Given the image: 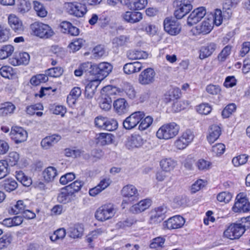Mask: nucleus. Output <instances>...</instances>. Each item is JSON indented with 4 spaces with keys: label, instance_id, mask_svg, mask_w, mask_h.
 Returning a JSON list of instances; mask_svg holds the SVG:
<instances>
[{
    "label": "nucleus",
    "instance_id": "nucleus-13",
    "mask_svg": "<svg viewBox=\"0 0 250 250\" xmlns=\"http://www.w3.org/2000/svg\"><path fill=\"white\" fill-rule=\"evenodd\" d=\"M155 75V72L153 68H147L139 75L138 82L144 85L151 84L154 82Z\"/></svg>",
    "mask_w": 250,
    "mask_h": 250
},
{
    "label": "nucleus",
    "instance_id": "nucleus-32",
    "mask_svg": "<svg viewBox=\"0 0 250 250\" xmlns=\"http://www.w3.org/2000/svg\"><path fill=\"white\" fill-rule=\"evenodd\" d=\"M114 138L110 133H100L97 135V143L102 146L108 145L112 143Z\"/></svg>",
    "mask_w": 250,
    "mask_h": 250
},
{
    "label": "nucleus",
    "instance_id": "nucleus-37",
    "mask_svg": "<svg viewBox=\"0 0 250 250\" xmlns=\"http://www.w3.org/2000/svg\"><path fill=\"white\" fill-rule=\"evenodd\" d=\"M237 3L234 0H225L223 5V13L225 17L227 18L230 17L231 15V9L236 6Z\"/></svg>",
    "mask_w": 250,
    "mask_h": 250
},
{
    "label": "nucleus",
    "instance_id": "nucleus-59",
    "mask_svg": "<svg viewBox=\"0 0 250 250\" xmlns=\"http://www.w3.org/2000/svg\"><path fill=\"white\" fill-rule=\"evenodd\" d=\"M232 197V194L229 192L223 191L219 193L217 196V199L220 202L229 203Z\"/></svg>",
    "mask_w": 250,
    "mask_h": 250
},
{
    "label": "nucleus",
    "instance_id": "nucleus-14",
    "mask_svg": "<svg viewBox=\"0 0 250 250\" xmlns=\"http://www.w3.org/2000/svg\"><path fill=\"white\" fill-rule=\"evenodd\" d=\"M167 211V209L165 206L155 208L150 213L149 223L152 224L160 223L165 218Z\"/></svg>",
    "mask_w": 250,
    "mask_h": 250
},
{
    "label": "nucleus",
    "instance_id": "nucleus-64",
    "mask_svg": "<svg viewBox=\"0 0 250 250\" xmlns=\"http://www.w3.org/2000/svg\"><path fill=\"white\" fill-rule=\"evenodd\" d=\"M0 74L2 77L9 79L13 76L14 72L11 67L3 66L0 68Z\"/></svg>",
    "mask_w": 250,
    "mask_h": 250
},
{
    "label": "nucleus",
    "instance_id": "nucleus-6",
    "mask_svg": "<svg viewBox=\"0 0 250 250\" xmlns=\"http://www.w3.org/2000/svg\"><path fill=\"white\" fill-rule=\"evenodd\" d=\"M115 210L112 204H105L98 208L95 212V218L99 221L103 222L113 217Z\"/></svg>",
    "mask_w": 250,
    "mask_h": 250
},
{
    "label": "nucleus",
    "instance_id": "nucleus-15",
    "mask_svg": "<svg viewBox=\"0 0 250 250\" xmlns=\"http://www.w3.org/2000/svg\"><path fill=\"white\" fill-rule=\"evenodd\" d=\"M10 136L16 144H19L26 140L28 134L22 127L14 126L11 128Z\"/></svg>",
    "mask_w": 250,
    "mask_h": 250
},
{
    "label": "nucleus",
    "instance_id": "nucleus-47",
    "mask_svg": "<svg viewBox=\"0 0 250 250\" xmlns=\"http://www.w3.org/2000/svg\"><path fill=\"white\" fill-rule=\"evenodd\" d=\"M16 178L24 186L29 187L32 184V180L31 178L26 176L21 171H19L17 173Z\"/></svg>",
    "mask_w": 250,
    "mask_h": 250
},
{
    "label": "nucleus",
    "instance_id": "nucleus-4",
    "mask_svg": "<svg viewBox=\"0 0 250 250\" xmlns=\"http://www.w3.org/2000/svg\"><path fill=\"white\" fill-rule=\"evenodd\" d=\"M31 29L35 35L41 38H48L54 34L53 31L49 26L42 22H35L32 23Z\"/></svg>",
    "mask_w": 250,
    "mask_h": 250
},
{
    "label": "nucleus",
    "instance_id": "nucleus-31",
    "mask_svg": "<svg viewBox=\"0 0 250 250\" xmlns=\"http://www.w3.org/2000/svg\"><path fill=\"white\" fill-rule=\"evenodd\" d=\"M212 23L211 19H208L203 21L200 25L196 27L198 33L207 34L209 33L212 29Z\"/></svg>",
    "mask_w": 250,
    "mask_h": 250
},
{
    "label": "nucleus",
    "instance_id": "nucleus-55",
    "mask_svg": "<svg viewBox=\"0 0 250 250\" xmlns=\"http://www.w3.org/2000/svg\"><path fill=\"white\" fill-rule=\"evenodd\" d=\"M63 69L61 67H55L48 69L45 71L46 75L51 77H59L63 73Z\"/></svg>",
    "mask_w": 250,
    "mask_h": 250
},
{
    "label": "nucleus",
    "instance_id": "nucleus-42",
    "mask_svg": "<svg viewBox=\"0 0 250 250\" xmlns=\"http://www.w3.org/2000/svg\"><path fill=\"white\" fill-rule=\"evenodd\" d=\"M33 4L34 9L38 16L42 18L46 16L47 11L42 3L38 1H34Z\"/></svg>",
    "mask_w": 250,
    "mask_h": 250
},
{
    "label": "nucleus",
    "instance_id": "nucleus-46",
    "mask_svg": "<svg viewBox=\"0 0 250 250\" xmlns=\"http://www.w3.org/2000/svg\"><path fill=\"white\" fill-rule=\"evenodd\" d=\"M14 47L11 45L3 46L0 49V59H5L12 55L14 52Z\"/></svg>",
    "mask_w": 250,
    "mask_h": 250
},
{
    "label": "nucleus",
    "instance_id": "nucleus-19",
    "mask_svg": "<svg viewBox=\"0 0 250 250\" xmlns=\"http://www.w3.org/2000/svg\"><path fill=\"white\" fill-rule=\"evenodd\" d=\"M101 81L96 78L93 77L89 80L85 87V95L88 99H91L95 94V91Z\"/></svg>",
    "mask_w": 250,
    "mask_h": 250
},
{
    "label": "nucleus",
    "instance_id": "nucleus-50",
    "mask_svg": "<svg viewBox=\"0 0 250 250\" xmlns=\"http://www.w3.org/2000/svg\"><path fill=\"white\" fill-rule=\"evenodd\" d=\"M20 159V155L16 151L10 152L6 159V162L7 163V165L10 166H14L18 164Z\"/></svg>",
    "mask_w": 250,
    "mask_h": 250
},
{
    "label": "nucleus",
    "instance_id": "nucleus-48",
    "mask_svg": "<svg viewBox=\"0 0 250 250\" xmlns=\"http://www.w3.org/2000/svg\"><path fill=\"white\" fill-rule=\"evenodd\" d=\"M101 229H97L90 232L86 237V241L92 247L93 243L95 242L98 237L102 234Z\"/></svg>",
    "mask_w": 250,
    "mask_h": 250
},
{
    "label": "nucleus",
    "instance_id": "nucleus-60",
    "mask_svg": "<svg viewBox=\"0 0 250 250\" xmlns=\"http://www.w3.org/2000/svg\"><path fill=\"white\" fill-rule=\"evenodd\" d=\"M66 235L65 230L61 228L54 231V233L50 237L52 241H55L59 239H62Z\"/></svg>",
    "mask_w": 250,
    "mask_h": 250
},
{
    "label": "nucleus",
    "instance_id": "nucleus-26",
    "mask_svg": "<svg viewBox=\"0 0 250 250\" xmlns=\"http://www.w3.org/2000/svg\"><path fill=\"white\" fill-rule=\"evenodd\" d=\"M217 48V44L214 42H209L201 47L199 58L204 59L211 56Z\"/></svg>",
    "mask_w": 250,
    "mask_h": 250
},
{
    "label": "nucleus",
    "instance_id": "nucleus-28",
    "mask_svg": "<svg viewBox=\"0 0 250 250\" xmlns=\"http://www.w3.org/2000/svg\"><path fill=\"white\" fill-rule=\"evenodd\" d=\"M150 205L151 200L146 199L133 205L130 208V211L133 213H139L148 208Z\"/></svg>",
    "mask_w": 250,
    "mask_h": 250
},
{
    "label": "nucleus",
    "instance_id": "nucleus-57",
    "mask_svg": "<svg viewBox=\"0 0 250 250\" xmlns=\"http://www.w3.org/2000/svg\"><path fill=\"white\" fill-rule=\"evenodd\" d=\"M123 90L129 99H133L135 97L136 91L133 86L130 83H125Z\"/></svg>",
    "mask_w": 250,
    "mask_h": 250
},
{
    "label": "nucleus",
    "instance_id": "nucleus-12",
    "mask_svg": "<svg viewBox=\"0 0 250 250\" xmlns=\"http://www.w3.org/2000/svg\"><path fill=\"white\" fill-rule=\"evenodd\" d=\"M185 223V220L182 216L175 215L163 222V228L169 230L178 229L181 228Z\"/></svg>",
    "mask_w": 250,
    "mask_h": 250
},
{
    "label": "nucleus",
    "instance_id": "nucleus-38",
    "mask_svg": "<svg viewBox=\"0 0 250 250\" xmlns=\"http://www.w3.org/2000/svg\"><path fill=\"white\" fill-rule=\"evenodd\" d=\"M127 58L131 60L146 58L147 54L144 51L139 50H130L126 53Z\"/></svg>",
    "mask_w": 250,
    "mask_h": 250
},
{
    "label": "nucleus",
    "instance_id": "nucleus-21",
    "mask_svg": "<svg viewBox=\"0 0 250 250\" xmlns=\"http://www.w3.org/2000/svg\"><path fill=\"white\" fill-rule=\"evenodd\" d=\"M144 144L142 137L138 134H133L128 137L126 141L125 146L129 149L138 148Z\"/></svg>",
    "mask_w": 250,
    "mask_h": 250
},
{
    "label": "nucleus",
    "instance_id": "nucleus-61",
    "mask_svg": "<svg viewBox=\"0 0 250 250\" xmlns=\"http://www.w3.org/2000/svg\"><path fill=\"white\" fill-rule=\"evenodd\" d=\"M211 110V106L208 104H202L196 107L197 111L200 114L208 115Z\"/></svg>",
    "mask_w": 250,
    "mask_h": 250
},
{
    "label": "nucleus",
    "instance_id": "nucleus-11",
    "mask_svg": "<svg viewBox=\"0 0 250 250\" xmlns=\"http://www.w3.org/2000/svg\"><path fill=\"white\" fill-rule=\"evenodd\" d=\"M245 229L239 223L229 225L224 232V236L230 240L238 239L244 233Z\"/></svg>",
    "mask_w": 250,
    "mask_h": 250
},
{
    "label": "nucleus",
    "instance_id": "nucleus-23",
    "mask_svg": "<svg viewBox=\"0 0 250 250\" xmlns=\"http://www.w3.org/2000/svg\"><path fill=\"white\" fill-rule=\"evenodd\" d=\"M30 56L26 52L20 53L18 55L10 59V63L13 65H26L29 63Z\"/></svg>",
    "mask_w": 250,
    "mask_h": 250
},
{
    "label": "nucleus",
    "instance_id": "nucleus-45",
    "mask_svg": "<svg viewBox=\"0 0 250 250\" xmlns=\"http://www.w3.org/2000/svg\"><path fill=\"white\" fill-rule=\"evenodd\" d=\"M153 122V119L151 116H147L145 118L144 117L141 119V121H140L139 123L138 129L142 131L147 129L150 126Z\"/></svg>",
    "mask_w": 250,
    "mask_h": 250
},
{
    "label": "nucleus",
    "instance_id": "nucleus-52",
    "mask_svg": "<svg viewBox=\"0 0 250 250\" xmlns=\"http://www.w3.org/2000/svg\"><path fill=\"white\" fill-rule=\"evenodd\" d=\"M118 125V122L116 120L106 117L104 130L109 131H114L117 128Z\"/></svg>",
    "mask_w": 250,
    "mask_h": 250
},
{
    "label": "nucleus",
    "instance_id": "nucleus-63",
    "mask_svg": "<svg viewBox=\"0 0 250 250\" xmlns=\"http://www.w3.org/2000/svg\"><path fill=\"white\" fill-rule=\"evenodd\" d=\"M75 178V175L73 172L67 173L62 176L60 179V183L62 185H65L72 181Z\"/></svg>",
    "mask_w": 250,
    "mask_h": 250
},
{
    "label": "nucleus",
    "instance_id": "nucleus-1",
    "mask_svg": "<svg viewBox=\"0 0 250 250\" xmlns=\"http://www.w3.org/2000/svg\"><path fill=\"white\" fill-rule=\"evenodd\" d=\"M179 129V126L174 122L166 124L157 130L156 136L160 139L168 140L176 136Z\"/></svg>",
    "mask_w": 250,
    "mask_h": 250
},
{
    "label": "nucleus",
    "instance_id": "nucleus-7",
    "mask_svg": "<svg viewBox=\"0 0 250 250\" xmlns=\"http://www.w3.org/2000/svg\"><path fill=\"white\" fill-rule=\"evenodd\" d=\"M194 135L191 130H186L177 139L174 146L179 150L185 149L193 140Z\"/></svg>",
    "mask_w": 250,
    "mask_h": 250
},
{
    "label": "nucleus",
    "instance_id": "nucleus-10",
    "mask_svg": "<svg viewBox=\"0 0 250 250\" xmlns=\"http://www.w3.org/2000/svg\"><path fill=\"white\" fill-rule=\"evenodd\" d=\"M163 24L165 31L170 35L175 36L181 31V25L177 20L174 18H166Z\"/></svg>",
    "mask_w": 250,
    "mask_h": 250
},
{
    "label": "nucleus",
    "instance_id": "nucleus-41",
    "mask_svg": "<svg viewBox=\"0 0 250 250\" xmlns=\"http://www.w3.org/2000/svg\"><path fill=\"white\" fill-rule=\"evenodd\" d=\"M26 208H27V207L25 204L24 202L22 200H19L14 206L11 207L9 212L15 214L22 213Z\"/></svg>",
    "mask_w": 250,
    "mask_h": 250
},
{
    "label": "nucleus",
    "instance_id": "nucleus-54",
    "mask_svg": "<svg viewBox=\"0 0 250 250\" xmlns=\"http://www.w3.org/2000/svg\"><path fill=\"white\" fill-rule=\"evenodd\" d=\"M249 156L245 154L240 155L234 157L232 160V163L235 167H239L246 164L248 161Z\"/></svg>",
    "mask_w": 250,
    "mask_h": 250
},
{
    "label": "nucleus",
    "instance_id": "nucleus-40",
    "mask_svg": "<svg viewBox=\"0 0 250 250\" xmlns=\"http://www.w3.org/2000/svg\"><path fill=\"white\" fill-rule=\"evenodd\" d=\"M83 230V228L81 225L75 224L69 228V235L70 237L73 238H79L82 235Z\"/></svg>",
    "mask_w": 250,
    "mask_h": 250
},
{
    "label": "nucleus",
    "instance_id": "nucleus-24",
    "mask_svg": "<svg viewBox=\"0 0 250 250\" xmlns=\"http://www.w3.org/2000/svg\"><path fill=\"white\" fill-rule=\"evenodd\" d=\"M122 17L126 22L135 23L140 21L143 19V15L140 12L126 11L123 14Z\"/></svg>",
    "mask_w": 250,
    "mask_h": 250
},
{
    "label": "nucleus",
    "instance_id": "nucleus-8",
    "mask_svg": "<svg viewBox=\"0 0 250 250\" xmlns=\"http://www.w3.org/2000/svg\"><path fill=\"white\" fill-rule=\"evenodd\" d=\"M94 77L101 82L105 78L112 69V66L106 62H103L99 64L94 63Z\"/></svg>",
    "mask_w": 250,
    "mask_h": 250
},
{
    "label": "nucleus",
    "instance_id": "nucleus-36",
    "mask_svg": "<svg viewBox=\"0 0 250 250\" xmlns=\"http://www.w3.org/2000/svg\"><path fill=\"white\" fill-rule=\"evenodd\" d=\"M16 109L15 105L11 102H7L1 104L0 107V115L6 116L8 114H11L14 113Z\"/></svg>",
    "mask_w": 250,
    "mask_h": 250
},
{
    "label": "nucleus",
    "instance_id": "nucleus-27",
    "mask_svg": "<svg viewBox=\"0 0 250 250\" xmlns=\"http://www.w3.org/2000/svg\"><path fill=\"white\" fill-rule=\"evenodd\" d=\"M142 68L141 62H134L125 63L123 67V70L125 74L130 75L139 72Z\"/></svg>",
    "mask_w": 250,
    "mask_h": 250
},
{
    "label": "nucleus",
    "instance_id": "nucleus-58",
    "mask_svg": "<svg viewBox=\"0 0 250 250\" xmlns=\"http://www.w3.org/2000/svg\"><path fill=\"white\" fill-rule=\"evenodd\" d=\"M112 100L111 98L105 96L102 98L100 103V106L101 109L105 111H108L111 108Z\"/></svg>",
    "mask_w": 250,
    "mask_h": 250
},
{
    "label": "nucleus",
    "instance_id": "nucleus-43",
    "mask_svg": "<svg viewBox=\"0 0 250 250\" xmlns=\"http://www.w3.org/2000/svg\"><path fill=\"white\" fill-rule=\"evenodd\" d=\"M84 185V182L81 180H77L68 186H65L68 190L73 194L79 192Z\"/></svg>",
    "mask_w": 250,
    "mask_h": 250
},
{
    "label": "nucleus",
    "instance_id": "nucleus-17",
    "mask_svg": "<svg viewBox=\"0 0 250 250\" xmlns=\"http://www.w3.org/2000/svg\"><path fill=\"white\" fill-rule=\"evenodd\" d=\"M121 194L124 197L126 198L129 202L137 200L139 196L137 189L132 185L124 186L121 190Z\"/></svg>",
    "mask_w": 250,
    "mask_h": 250
},
{
    "label": "nucleus",
    "instance_id": "nucleus-29",
    "mask_svg": "<svg viewBox=\"0 0 250 250\" xmlns=\"http://www.w3.org/2000/svg\"><path fill=\"white\" fill-rule=\"evenodd\" d=\"M42 175L46 182H51L54 180L58 175V171L55 167L50 166L43 171Z\"/></svg>",
    "mask_w": 250,
    "mask_h": 250
},
{
    "label": "nucleus",
    "instance_id": "nucleus-18",
    "mask_svg": "<svg viewBox=\"0 0 250 250\" xmlns=\"http://www.w3.org/2000/svg\"><path fill=\"white\" fill-rule=\"evenodd\" d=\"M8 20L10 26L15 32L21 34L24 31V28L22 21L16 15H10Z\"/></svg>",
    "mask_w": 250,
    "mask_h": 250
},
{
    "label": "nucleus",
    "instance_id": "nucleus-62",
    "mask_svg": "<svg viewBox=\"0 0 250 250\" xmlns=\"http://www.w3.org/2000/svg\"><path fill=\"white\" fill-rule=\"evenodd\" d=\"M206 90L209 94L216 95L220 93L221 89L218 85L210 84L206 86Z\"/></svg>",
    "mask_w": 250,
    "mask_h": 250
},
{
    "label": "nucleus",
    "instance_id": "nucleus-16",
    "mask_svg": "<svg viewBox=\"0 0 250 250\" xmlns=\"http://www.w3.org/2000/svg\"><path fill=\"white\" fill-rule=\"evenodd\" d=\"M206 14V10L204 7H200L194 9L188 16L187 24L192 26L201 20Z\"/></svg>",
    "mask_w": 250,
    "mask_h": 250
},
{
    "label": "nucleus",
    "instance_id": "nucleus-33",
    "mask_svg": "<svg viewBox=\"0 0 250 250\" xmlns=\"http://www.w3.org/2000/svg\"><path fill=\"white\" fill-rule=\"evenodd\" d=\"M129 42V36L123 35L116 37L112 40V44L116 48L126 46Z\"/></svg>",
    "mask_w": 250,
    "mask_h": 250
},
{
    "label": "nucleus",
    "instance_id": "nucleus-51",
    "mask_svg": "<svg viewBox=\"0 0 250 250\" xmlns=\"http://www.w3.org/2000/svg\"><path fill=\"white\" fill-rule=\"evenodd\" d=\"M165 238L164 237H157L152 239L150 244V248L159 250L162 249L165 242Z\"/></svg>",
    "mask_w": 250,
    "mask_h": 250
},
{
    "label": "nucleus",
    "instance_id": "nucleus-2",
    "mask_svg": "<svg viewBox=\"0 0 250 250\" xmlns=\"http://www.w3.org/2000/svg\"><path fill=\"white\" fill-rule=\"evenodd\" d=\"M193 0H175L174 1V15L177 19H181L192 10Z\"/></svg>",
    "mask_w": 250,
    "mask_h": 250
},
{
    "label": "nucleus",
    "instance_id": "nucleus-5",
    "mask_svg": "<svg viewBox=\"0 0 250 250\" xmlns=\"http://www.w3.org/2000/svg\"><path fill=\"white\" fill-rule=\"evenodd\" d=\"M145 116L144 112L138 111L131 113L123 121V125L126 130H131L136 127Z\"/></svg>",
    "mask_w": 250,
    "mask_h": 250
},
{
    "label": "nucleus",
    "instance_id": "nucleus-56",
    "mask_svg": "<svg viewBox=\"0 0 250 250\" xmlns=\"http://www.w3.org/2000/svg\"><path fill=\"white\" fill-rule=\"evenodd\" d=\"M236 108V106L234 104H229L227 105L222 112V116L224 118L229 117Z\"/></svg>",
    "mask_w": 250,
    "mask_h": 250
},
{
    "label": "nucleus",
    "instance_id": "nucleus-22",
    "mask_svg": "<svg viewBox=\"0 0 250 250\" xmlns=\"http://www.w3.org/2000/svg\"><path fill=\"white\" fill-rule=\"evenodd\" d=\"M113 107L115 112L119 115L127 113L129 109V105L124 98L115 100L113 103Z\"/></svg>",
    "mask_w": 250,
    "mask_h": 250
},
{
    "label": "nucleus",
    "instance_id": "nucleus-9",
    "mask_svg": "<svg viewBox=\"0 0 250 250\" xmlns=\"http://www.w3.org/2000/svg\"><path fill=\"white\" fill-rule=\"evenodd\" d=\"M65 7L68 13L77 17H83L87 12L85 4L78 2H67Z\"/></svg>",
    "mask_w": 250,
    "mask_h": 250
},
{
    "label": "nucleus",
    "instance_id": "nucleus-25",
    "mask_svg": "<svg viewBox=\"0 0 250 250\" xmlns=\"http://www.w3.org/2000/svg\"><path fill=\"white\" fill-rule=\"evenodd\" d=\"M75 197V195L64 187L61 189L60 193L58 194L57 200L60 203L66 204L73 200Z\"/></svg>",
    "mask_w": 250,
    "mask_h": 250
},
{
    "label": "nucleus",
    "instance_id": "nucleus-35",
    "mask_svg": "<svg viewBox=\"0 0 250 250\" xmlns=\"http://www.w3.org/2000/svg\"><path fill=\"white\" fill-rule=\"evenodd\" d=\"M176 165V162L171 158L163 159L160 162L161 167L164 171H171Z\"/></svg>",
    "mask_w": 250,
    "mask_h": 250
},
{
    "label": "nucleus",
    "instance_id": "nucleus-39",
    "mask_svg": "<svg viewBox=\"0 0 250 250\" xmlns=\"http://www.w3.org/2000/svg\"><path fill=\"white\" fill-rule=\"evenodd\" d=\"M232 45L228 44L225 46L221 51L219 53L217 56V59L220 62H225L231 54Z\"/></svg>",
    "mask_w": 250,
    "mask_h": 250
},
{
    "label": "nucleus",
    "instance_id": "nucleus-3",
    "mask_svg": "<svg viewBox=\"0 0 250 250\" xmlns=\"http://www.w3.org/2000/svg\"><path fill=\"white\" fill-rule=\"evenodd\" d=\"M232 209L234 212L237 213H245L250 211V202L246 193L240 192L237 195Z\"/></svg>",
    "mask_w": 250,
    "mask_h": 250
},
{
    "label": "nucleus",
    "instance_id": "nucleus-44",
    "mask_svg": "<svg viewBox=\"0 0 250 250\" xmlns=\"http://www.w3.org/2000/svg\"><path fill=\"white\" fill-rule=\"evenodd\" d=\"M139 30L146 32L149 35H154L156 33L155 26L146 21H143L139 25Z\"/></svg>",
    "mask_w": 250,
    "mask_h": 250
},
{
    "label": "nucleus",
    "instance_id": "nucleus-53",
    "mask_svg": "<svg viewBox=\"0 0 250 250\" xmlns=\"http://www.w3.org/2000/svg\"><path fill=\"white\" fill-rule=\"evenodd\" d=\"M94 64H92L90 62H86L81 64L80 67L83 73H85L86 75H89L94 77Z\"/></svg>",
    "mask_w": 250,
    "mask_h": 250
},
{
    "label": "nucleus",
    "instance_id": "nucleus-34",
    "mask_svg": "<svg viewBox=\"0 0 250 250\" xmlns=\"http://www.w3.org/2000/svg\"><path fill=\"white\" fill-rule=\"evenodd\" d=\"M0 187L6 191L11 192L16 189L18 187V184L13 178H8L1 183Z\"/></svg>",
    "mask_w": 250,
    "mask_h": 250
},
{
    "label": "nucleus",
    "instance_id": "nucleus-30",
    "mask_svg": "<svg viewBox=\"0 0 250 250\" xmlns=\"http://www.w3.org/2000/svg\"><path fill=\"white\" fill-rule=\"evenodd\" d=\"M221 133L220 127L216 125H211L209 130V134L207 136V139L210 144L213 143L216 141Z\"/></svg>",
    "mask_w": 250,
    "mask_h": 250
},
{
    "label": "nucleus",
    "instance_id": "nucleus-20",
    "mask_svg": "<svg viewBox=\"0 0 250 250\" xmlns=\"http://www.w3.org/2000/svg\"><path fill=\"white\" fill-rule=\"evenodd\" d=\"M61 139V136L57 134H54L44 138L41 142V145L44 149H48L53 146Z\"/></svg>",
    "mask_w": 250,
    "mask_h": 250
},
{
    "label": "nucleus",
    "instance_id": "nucleus-49",
    "mask_svg": "<svg viewBox=\"0 0 250 250\" xmlns=\"http://www.w3.org/2000/svg\"><path fill=\"white\" fill-rule=\"evenodd\" d=\"M48 80V77L45 74H38L31 78L30 83L33 85L37 86L41 83L47 82Z\"/></svg>",
    "mask_w": 250,
    "mask_h": 250
}]
</instances>
